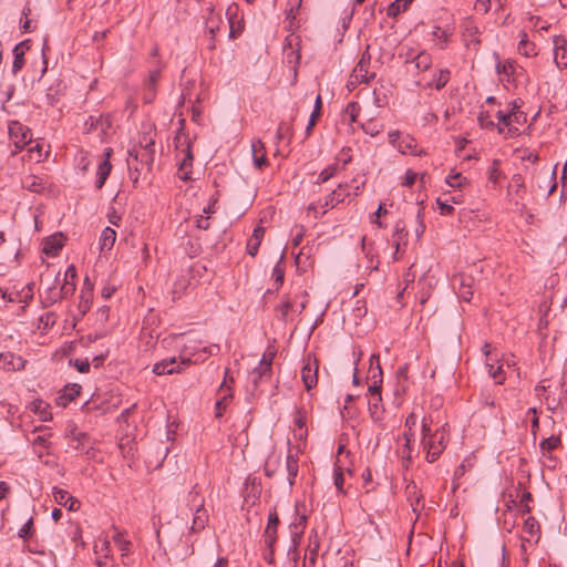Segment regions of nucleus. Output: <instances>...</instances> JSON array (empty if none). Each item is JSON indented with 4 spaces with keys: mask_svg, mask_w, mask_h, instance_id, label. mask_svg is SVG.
Segmentation results:
<instances>
[{
    "mask_svg": "<svg viewBox=\"0 0 567 567\" xmlns=\"http://www.w3.org/2000/svg\"><path fill=\"white\" fill-rule=\"evenodd\" d=\"M154 146V138L150 134L144 133L138 141V146H133L128 151L127 165L130 177L134 183L138 181L144 168L151 169L155 155Z\"/></svg>",
    "mask_w": 567,
    "mask_h": 567,
    "instance_id": "1",
    "label": "nucleus"
},
{
    "mask_svg": "<svg viewBox=\"0 0 567 567\" xmlns=\"http://www.w3.org/2000/svg\"><path fill=\"white\" fill-rule=\"evenodd\" d=\"M219 351L220 347L218 344L203 346L200 340L188 338L181 349L179 362L183 367L198 364L210 355L218 354Z\"/></svg>",
    "mask_w": 567,
    "mask_h": 567,
    "instance_id": "2",
    "label": "nucleus"
},
{
    "mask_svg": "<svg viewBox=\"0 0 567 567\" xmlns=\"http://www.w3.org/2000/svg\"><path fill=\"white\" fill-rule=\"evenodd\" d=\"M431 422L426 417L422 420V444L426 451L427 462L433 463L446 447V433L444 427L432 433Z\"/></svg>",
    "mask_w": 567,
    "mask_h": 567,
    "instance_id": "3",
    "label": "nucleus"
},
{
    "mask_svg": "<svg viewBox=\"0 0 567 567\" xmlns=\"http://www.w3.org/2000/svg\"><path fill=\"white\" fill-rule=\"evenodd\" d=\"M176 148H181V154L183 155V158L181 159L178 172H179V178L183 181H190L192 179V166L194 156L192 153V143L188 140L187 136H181L177 135L174 138Z\"/></svg>",
    "mask_w": 567,
    "mask_h": 567,
    "instance_id": "4",
    "label": "nucleus"
},
{
    "mask_svg": "<svg viewBox=\"0 0 567 567\" xmlns=\"http://www.w3.org/2000/svg\"><path fill=\"white\" fill-rule=\"evenodd\" d=\"M9 138L16 147L13 154L22 151L28 144L32 142L31 130L18 121H12L8 126Z\"/></svg>",
    "mask_w": 567,
    "mask_h": 567,
    "instance_id": "5",
    "label": "nucleus"
},
{
    "mask_svg": "<svg viewBox=\"0 0 567 567\" xmlns=\"http://www.w3.org/2000/svg\"><path fill=\"white\" fill-rule=\"evenodd\" d=\"M388 137L389 142L402 154L421 155L424 153L423 151H416L417 142L410 134H402L399 131H390L388 133Z\"/></svg>",
    "mask_w": 567,
    "mask_h": 567,
    "instance_id": "6",
    "label": "nucleus"
},
{
    "mask_svg": "<svg viewBox=\"0 0 567 567\" xmlns=\"http://www.w3.org/2000/svg\"><path fill=\"white\" fill-rule=\"evenodd\" d=\"M228 382H234L233 377L229 375V369L225 370L224 381L218 389V399L215 404V417L220 419L233 399V389L228 385Z\"/></svg>",
    "mask_w": 567,
    "mask_h": 567,
    "instance_id": "7",
    "label": "nucleus"
},
{
    "mask_svg": "<svg viewBox=\"0 0 567 567\" xmlns=\"http://www.w3.org/2000/svg\"><path fill=\"white\" fill-rule=\"evenodd\" d=\"M318 368L317 359L308 354L303 360L301 369V380L307 391L313 389L318 383Z\"/></svg>",
    "mask_w": 567,
    "mask_h": 567,
    "instance_id": "8",
    "label": "nucleus"
},
{
    "mask_svg": "<svg viewBox=\"0 0 567 567\" xmlns=\"http://www.w3.org/2000/svg\"><path fill=\"white\" fill-rule=\"evenodd\" d=\"M370 373L372 383L368 388V399L373 395H381L382 370L380 367V358L378 354H372L370 358Z\"/></svg>",
    "mask_w": 567,
    "mask_h": 567,
    "instance_id": "9",
    "label": "nucleus"
},
{
    "mask_svg": "<svg viewBox=\"0 0 567 567\" xmlns=\"http://www.w3.org/2000/svg\"><path fill=\"white\" fill-rule=\"evenodd\" d=\"M474 278L471 275L458 274L453 277L452 284L457 288L458 297L470 301L473 297Z\"/></svg>",
    "mask_w": 567,
    "mask_h": 567,
    "instance_id": "10",
    "label": "nucleus"
},
{
    "mask_svg": "<svg viewBox=\"0 0 567 567\" xmlns=\"http://www.w3.org/2000/svg\"><path fill=\"white\" fill-rule=\"evenodd\" d=\"M391 241L394 247V254L393 259H398V254L400 252L401 248H405L408 245V230L405 227V224L402 220H399L394 225V229L391 236Z\"/></svg>",
    "mask_w": 567,
    "mask_h": 567,
    "instance_id": "11",
    "label": "nucleus"
},
{
    "mask_svg": "<svg viewBox=\"0 0 567 567\" xmlns=\"http://www.w3.org/2000/svg\"><path fill=\"white\" fill-rule=\"evenodd\" d=\"M279 525V517L276 509L269 512L267 526L264 532V540L266 547H272L277 544V528Z\"/></svg>",
    "mask_w": 567,
    "mask_h": 567,
    "instance_id": "12",
    "label": "nucleus"
},
{
    "mask_svg": "<svg viewBox=\"0 0 567 567\" xmlns=\"http://www.w3.org/2000/svg\"><path fill=\"white\" fill-rule=\"evenodd\" d=\"M349 187L347 183L339 184L338 187L327 196L323 213H326L328 208H334L337 205L344 202L350 196Z\"/></svg>",
    "mask_w": 567,
    "mask_h": 567,
    "instance_id": "13",
    "label": "nucleus"
},
{
    "mask_svg": "<svg viewBox=\"0 0 567 567\" xmlns=\"http://www.w3.org/2000/svg\"><path fill=\"white\" fill-rule=\"evenodd\" d=\"M52 494L54 497V501L61 505L66 507L69 511L75 512L80 508V502L73 497L68 491L53 487Z\"/></svg>",
    "mask_w": 567,
    "mask_h": 567,
    "instance_id": "14",
    "label": "nucleus"
},
{
    "mask_svg": "<svg viewBox=\"0 0 567 567\" xmlns=\"http://www.w3.org/2000/svg\"><path fill=\"white\" fill-rule=\"evenodd\" d=\"M182 370L183 365L175 357L164 359L153 367V372L157 375L179 373Z\"/></svg>",
    "mask_w": 567,
    "mask_h": 567,
    "instance_id": "15",
    "label": "nucleus"
},
{
    "mask_svg": "<svg viewBox=\"0 0 567 567\" xmlns=\"http://www.w3.org/2000/svg\"><path fill=\"white\" fill-rule=\"evenodd\" d=\"M25 360L12 352H0V368L6 371H19L24 369Z\"/></svg>",
    "mask_w": 567,
    "mask_h": 567,
    "instance_id": "16",
    "label": "nucleus"
},
{
    "mask_svg": "<svg viewBox=\"0 0 567 567\" xmlns=\"http://www.w3.org/2000/svg\"><path fill=\"white\" fill-rule=\"evenodd\" d=\"M159 70H154L150 73L143 90V101L146 104L152 103L156 97L157 82L159 80Z\"/></svg>",
    "mask_w": 567,
    "mask_h": 567,
    "instance_id": "17",
    "label": "nucleus"
},
{
    "mask_svg": "<svg viewBox=\"0 0 567 567\" xmlns=\"http://www.w3.org/2000/svg\"><path fill=\"white\" fill-rule=\"evenodd\" d=\"M111 153H112L111 148L106 150V152L104 154L105 155L104 159L101 161V163L99 164L97 172H96L97 177L95 181V187L97 189H101L104 186V184L112 171V164L110 162Z\"/></svg>",
    "mask_w": 567,
    "mask_h": 567,
    "instance_id": "18",
    "label": "nucleus"
},
{
    "mask_svg": "<svg viewBox=\"0 0 567 567\" xmlns=\"http://www.w3.org/2000/svg\"><path fill=\"white\" fill-rule=\"evenodd\" d=\"M307 524V516L301 513L300 505L296 504L295 518L289 525L291 537L302 538Z\"/></svg>",
    "mask_w": 567,
    "mask_h": 567,
    "instance_id": "19",
    "label": "nucleus"
},
{
    "mask_svg": "<svg viewBox=\"0 0 567 567\" xmlns=\"http://www.w3.org/2000/svg\"><path fill=\"white\" fill-rule=\"evenodd\" d=\"M252 161L256 168H262L268 165L265 144L260 140L251 142Z\"/></svg>",
    "mask_w": 567,
    "mask_h": 567,
    "instance_id": "20",
    "label": "nucleus"
},
{
    "mask_svg": "<svg viewBox=\"0 0 567 567\" xmlns=\"http://www.w3.org/2000/svg\"><path fill=\"white\" fill-rule=\"evenodd\" d=\"M271 372H272V368L270 367V363L258 364V367H256L250 372V375H249V379L254 385V389L255 390L258 389L259 384L264 380H270Z\"/></svg>",
    "mask_w": 567,
    "mask_h": 567,
    "instance_id": "21",
    "label": "nucleus"
},
{
    "mask_svg": "<svg viewBox=\"0 0 567 567\" xmlns=\"http://www.w3.org/2000/svg\"><path fill=\"white\" fill-rule=\"evenodd\" d=\"M320 547V543L318 540L317 535L315 537L309 538L308 550L305 554L301 567H315L318 560V550Z\"/></svg>",
    "mask_w": 567,
    "mask_h": 567,
    "instance_id": "22",
    "label": "nucleus"
},
{
    "mask_svg": "<svg viewBox=\"0 0 567 567\" xmlns=\"http://www.w3.org/2000/svg\"><path fill=\"white\" fill-rule=\"evenodd\" d=\"M478 34L480 30L472 20H466L463 23V37L467 47L471 44H474L475 47L480 45L481 40L478 39Z\"/></svg>",
    "mask_w": 567,
    "mask_h": 567,
    "instance_id": "23",
    "label": "nucleus"
},
{
    "mask_svg": "<svg viewBox=\"0 0 567 567\" xmlns=\"http://www.w3.org/2000/svg\"><path fill=\"white\" fill-rule=\"evenodd\" d=\"M29 40L22 41L14 45L13 53V63H12V73L17 74L24 65V53L25 50L29 49Z\"/></svg>",
    "mask_w": 567,
    "mask_h": 567,
    "instance_id": "24",
    "label": "nucleus"
},
{
    "mask_svg": "<svg viewBox=\"0 0 567 567\" xmlns=\"http://www.w3.org/2000/svg\"><path fill=\"white\" fill-rule=\"evenodd\" d=\"M265 235V228L261 226L255 227L251 237L247 241V254L255 257L258 252L262 237Z\"/></svg>",
    "mask_w": 567,
    "mask_h": 567,
    "instance_id": "25",
    "label": "nucleus"
},
{
    "mask_svg": "<svg viewBox=\"0 0 567 567\" xmlns=\"http://www.w3.org/2000/svg\"><path fill=\"white\" fill-rule=\"evenodd\" d=\"M381 402V395H373L368 399L369 413L373 422H380L383 419L384 410Z\"/></svg>",
    "mask_w": 567,
    "mask_h": 567,
    "instance_id": "26",
    "label": "nucleus"
},
{
    "mask_svg": "<svg viewBox=\"0 0 567 567\" xmlns=\"http://www.w3.org/2000/svg\"><path fill=\"white\" fill-rule=\"evenodd\" d=\"M561 445V439L560 435H550L546 439H543L539 443V450L543 454V456H546L548 458L551 457L550 453L551 451L556 450Z\"/></svg>",
    "mask_w": 567,
    "mask_h": 567,
    "instance_id": "27",
    "label": "nucleus"
},
{
    "mask_svg": "<svg viewBox=\"0 0 567 567\" xmlns=\"http://www.w3.org/2000/svg\"><path fill=\"white\" fill-rule=\"evenodd\" d=\"M187 506L190 511L204 508L205 498L198 489V485L195 484L187 495Z\"/></svg>",
    "mask_w": 567,
    "mask_h": 567,
    "instance_id": "28",
    "label": "nucleus"
},
{
    "mask_svg": "<svg viewBox=\"0 0 567 567\" xmlns=\"http://www.w3.org/2000/svg\"><path fill=\"white\" fill-rule=\"evenodd\" d=\"M193 512H194V517H193V524L190 526V530L193 533H198V532L203 530L208 523V518H209L208 512L206 511L205 507L200 508V509H195Z\"/></svg>",
    "mask_w": 567,
    "mask_h": 567,
    "instance_id": "29",
    "label": "nucleus"
},
{
    "mask_svg": "<svg viewBox=\"0 0 567 567\" xmlns=\"http://www.w3.org/2000/svg\"><path fill=\"white\" fill-rule=\"evenodd\" d=\"M63 89L64 86L61 81H56L54 84L50 85L45 93L47 103L51 106L55 105L63 94Z\"/></svg>",
    "mask_w": 567,
    "mask_h": 567,
    "instance_id": "30",
    "label": "nucleus"
},
{
    "mask_svg": "<svg viewBox=\"0 0 567 567\" xmlns=\"http://www.w3.org/2000/svg\"><path fill=\"white\" fill-rule=\"evenodd\" d=\"M116 240V231L111 227H105L100 236V249L110 250Z\"/></svg>",
    "mask_w": 567,
    "mask_h": 567,
    "instance_id": "31",
    "label": "nucleus"
},
{
    "mask_svg": "<svg viewBox=\"0 0 567 567\" xmlns=\"http://www.w3.org/2000/svg\"><path fill=\"white\" fill-rule=\"evenodd\" d=\"M286 467L288 472V483L290 486L295 484V480L298 474V457L297 455H293L290 451L288 452L287 458H286Z\"/></svg>",
    "mask_w": 567,
    "mask_h": 567,
    "instance_id": "32",
    "label": "nucleus"
},
{
    "mask_svg": "<svg viewBox=\"0 0 567 567\" xmlns=\"http://www.w3.org/2000/svg\"><path fill=\"white\" fill-rule=\"evenodd\" d=\"M63 248V240L61 237L52 236L49 237L43 246V252L47 255L54 256Z\"/></svg>",
    "mask_w": 567,
    "mask_h": 567,
    "instance_id": "33",
    "label": "nucleus"
},
{
    "mask_svg": "<svg viewBox=\"0 0 567 567\" xmlns=\"http://www.w3.org/2000/svg\"><path fill=\"white\" fill-rule=\"evenodd\" d=\"M412 62L419 71H426L432 65V56L430 53L422 51L412 59Z\"/></svg>",
    "mask_w": 567,
    "mask_h": 567,
    "instance_id": "34",
    "label": "nucleus"
},
{
    "mask_svg": "<svg viewBox=\"0 0 567 567\" xmlns=\"http://www.w3.org/2000/svg\"><path fill=\"white\" fill-rule=\"evenodd\" d=\"M449 80L450 71L447 69H442L434 74L433 81L427 83V86H434L436 90H442L447 84Z\"/></svg>",
    "mask_w": 567,
    "mask_h": 567,
    "instance_id": "35",
    "label": "nucleus"
},
{
    "mask_svg": "<svg viewBox=\"0 0 567 567\" xmlns=\"http://www.w3.org/2000/svg\"><path fill=\"white\" fill-rule=\"evenodd\" d=\"M413 0H394L388 7V16L394 18L399 16L401 12H404Z\"/></svg>",
    "mask_w": 567,
    "mask_h": 567,
    "instance_id": "36",
    "label": "nucleus"
},
{
    "mask_svg": "<svg viewBox=\"0 0 567 567\" xmlns=\"http://www.w3.org/2000/svg\"><path fill=\"white\" fill-rule=\"evenodd\" d=\"M301 538L291 537L290 546L287 550V558L290 563L293 564V567L298 566L299 561V551L298 546L300 544Z\"/></svg>",
    "mask_w": 567,
    "mask_h": 567,
    "instance_id": "37",
    "label": "nucleus"
},
{
    "mask_svg": "<svg viewBox=\"0 0 567 567\" xmlns=\"http://www.w3.org/2000/svg\"><path fill=\"white\" fill-rule=\"evenodd\" d=\"M23 186L33 193H40L44 189V185L41 178L30 175L23 181Z\"/></svg>",
    "mask_w": 567,
    "mask_h": 567,
    "instance_id": "38",
    "label": "nucleus"
},
{
    "mask_svg": "<svg viewBox=\"0 0 567 567\" xmlns=\"http://www.w3.org/2000/svg\"><path fill=\"white\" fill-rule=\"evenodd\" d=\"M34 452L39 457H42L44 450L49 447V439L47 435H37L31 440Z\"/></svg>",
    "mask_w": 567,
    "mask_h": 567,
    "instance_id": "39",
    "label": "nucleus"
},
{
    "mask_svg": "<svg viewBox=\"0 0 567 567\" xmlns=\"http://www.w3.org/2000/svg\"><path fill=\"white\" fill-rule=\"evenodd\" d=\"M61 299H63V297L60 292V289H56V287H51L48 289L45 296L43 297L42 303L44 307H50Z\"/></svg>",
    "mask_w": 567,
    "mask_h": 567,
    "instance_id": "40",
    "label": "nucleus"
},
{
    "mask_svg": "<svg viewBox=\"0 0 567 567\" xmlns=\"http://www.w3.org/2000/svg\"><path fill=\"white\" fill-rule=\"evenodd\" d=\"M282 259L284 256L280 257V260L275 265L272 269V278L276 284V290H278L282 286L285 279V268L282 266Z\"/></svg>",
    "mask_w": 567,
    "mask_h": 567,
    "instance_id": "41",
    "label": "nucleus"
},
{
    "mask_svg": "<svg viewBox=\"0 0 567 567\" xmlns=\"http://www.w3.org/2000/svg\"><path fill=\"white\" fill-rule=\"evenodd\" d=\"M113 542L118 548V550L122 551L123 556L130 553L132 544L130 540L124 538L122 533L116 532L115 535L113 536Z\"/></svg>",
    "mask_w": 567,
    "mask_h": 567,
    "instance_id": "42",
    "label": "nucleus"
},
{
    "mask_svg": "<svg viewBox=\"0 0 567 567\" xmlns=\"http://www.w3.org/2000/svg\"><path fill=\"white\" fill-rule=\"evenodd\" d=\"M333 483L339 493L346 494L343 467L339 464H334Z\"/></svg>",
    "mask_w": 567,
    "mask_h": 567,
    "instance_id": "43",
    "label": "nucleus"
},
{
    "mask_svg": "<svg viewBox=\"0 0 567 567\" xmlns=\"http://www.w3.org/2000/svg\"><path fill=\"white\" fill-rule=\"evenodd\" d=\"M338 168H339L338 163L331 164V165L327 166L326 168H323L318 176L317 183L322 184V183L328 182L330 178H332L336 175Z\"/></svg>",
    "mask_w": 567,
    "mask_h": 567,
    "instance_id": "44",
    "label": "nucleus"
},
{
    "mask_svg": "<svg viewBox=\"0 0 567 567\" xmlns=\"http://www.w3.org/2000/svg\"><path fill=\"white\" fill-rule=\"evenodd\" d=\"M488 374L491 378H493L496 382V384H503L505 381V375L502 365L495 367L492 363L486 364Z\"/></svg>",
    "mask_w": 567,
    "mask_h": 567,
    "instance_id": "45",
    "label": "nucleus"
},
{
    "mask_svg": "<svg viewBox=\"0 0 567 567\" xmlns=\"http://www.w3.org/2000/svg\"><path fill=\"white\" fill-rule=\"evenodd\" d=\"M361 128L363 130V132L370 136H377L381 130H382V125L374 122L373 120H368L367 122L362 123L361 124Z\"/></svg>",
    "mask_w": 567,
    "mask_h": 567,
    "instance_id": "46",
    "label": "nucleus"
},
{
    "mask_svg": "<svg viewBox=\"0 0 567 567\" xmlns=\"http://www.w3.org/2000/svg\"><path fill=\"white\" fill-rule=\"evenodd\" d=\"M55 322H56L55 312L49 311L39 318V328L50 329L55 324Z\"/></svg>",
    "mask_w": 567,
    "mask_h": 567,
    "instance_id": "47",
    "label": "nucleus"
},
{
    "mask_svg": "<svg viewBox=\"0 0 567 567\" xmlns=\"http://www.w3.org/2000/svg\"><path fill=\"white\" fill-rule=\"evenodd\" d=\"M292 309V303L289 299L284 300L280 305L276 307L277 317L281 321H287L288 313Z\"/></svg>",
    "mask_w": 567,
    "mask_h": 567,
    "instance_id": "48",
    "label": "nucleus"
},
{
    "mask_svg": "<svg viewBox=\"0 0 567 567\" xmlns=\"http://www.w3.org/2000/svg\"><path fill=\"white\" fill-rule=\"evenodd\" d=\"M523 528L528 535L534 536L539 532L540 526L535 517L528 516L524 522Z\"/></svg>",
    "mask_w": 567,
    "mask_h": 567,
    "instance_id": "49",
    "label": "nucleus"
},
{
    "mask_svg": "<svg viewBox=\"0 0 567 567\" xmlns=\"http://www.w3.org/2000/svg\"><path fill=\"white\" fill-rule=\"evenodd\" d=\"M520 105L517 103V101H513L511 103V111L508 112L511 115V122L522 123V121H525V114L519 110Z\"/></svg>",
    "mask_w": 567,
    "mask_h": 567,
    "instance_id": "50",
    "label": "nucleus"
},
{
    "mask_svg": "<svg viewBox=\"0 0 567 567\" xmlns=\"http://www.w3.org/2000/svg\"><path fill=\"white\" fill-rule=\"evenodd\" d=\"M528 414L533 415L532 420H530V434L533 436V440L536 441L537 432L539 430V417L537 415V409L536 408L528 409L527 415Z\"/></svg>",
    "mask_w": 567,
    "mask_h": 567,
    "instance_id": "51",
    "label": "nucleus"
},
{
    "mask_svg": "<svg viewBox=\"0 0 567 567\" xmlns=\"http://www.w3.org/2000/svg\"><path fill=\"white\" fill-rule=\"evenodd\" d=\"M465 183H467V179L461 173L450 174L446 177V184L454 188H461Z\"/></svg>",
    "mask_w": 567,
    "mask_h": 567,
    "instance_id": "52",
    "label": "nucleus"
},
{
    "mask_svg": "<svg viewBox=\"0 0 567 567\" xmlns=\"http://www.w3.org/2000/svg\"><path fill=\"white\" fill-rule=\"evenodd\" d=\"M81 385L78 383L68 384L64 388L63 395L60 399L66 398L69 401L74 400L80 394Z\"/></svg>",
    "mask_w": 567,
    "mask_h": 567,
    "instance_id": "53",
    "label": "nucleus"
},
{
    "mask_svg": "<svg viewBox=\"0 0 567 567\" xmlns=\"http://www.w3.org/2000/svg\"><path fill=\"white\" fill-rule=\"evenodd\" d=\"M91 298L92 293H86V291L82 289L79 302V310L81 311L82 315H85L89 311L91 307Z\"/></svg>",
    "mask_w": 567,
    "mask_h": 567,
    "instance_id": "54",
    "label": "nucleus"
},
{
    "mask_svg": "<svg viewBox=\"0 0 567 567\" xmlns=\"http://www.w3.org/2000/svg\"><path fill=\"white\" fill-rule=\"evenodd\" d=\"M555 62L558 68H567V50L564 47L556 48Z\"/></svg>",
    "mask_w": 567,
    "mask_h": 567,
    "instance_id": "55",
    "label": "nucleus"
},
{
    "mask_svg": "<svg viewBox=\"0 0 567 567\" xmlns=\"http://www.w3.org/2000/svg\"><path fill=\"white\" fill-rule=\"evenodd\" d=\"M70 364L73 365L80 373H87L91 367L87 359L79 358L70 360Z\"/></svg>",
    "mask_w": 567,
    "mask_h": 567,
    "instance_id": "56",
    "label": "nucleus"
},
{
    "mask_svg": "<svg viewBox=\"0 0 567 567\" xmlns=\"http://www.w3.org/2000/svg\"><path fill=\"white\" fill-rule=\"evenodd\" d=\"M237 11H238V6L237 4L229 6L227 8V11H226V14L228 16L229 23H230V31H229V37L230 38H236L237 37V31L234 28V21H233V18L236 17V14H237Z\"/></svg>",
    "mask_w": 567,
    "mask_h": 567,
    "instance_id": "57",
    "label": "nucleus"
},
{
    "mask_svg": "<svg viewBox=\"0 0 567 567\" xmlns=\"http://www.w3.org/2000/svg\"><path fill=\"white\" fill-rule=\"evenodd\" d=\"M499 161L494 159L492 166L488 168V179L493 182L494 184L498 182L501 178L502 172L498 168Z\"/></svg>",
    "mask_w": 567,
    "mask_h": 567,
    "instance_id": "58",
    "label": "nucleus"
},
{
    "mask_svg": "<svg viewBox=\"0 0 567 567\" xmlns=\"http://www.w3.org/2000/svg\"><path fill=\"white\" fill-rule=\"evenodd\" d=\"M33 532V518L30 517L25 524L19 529L18 536L20 538L27 539L32 535Z\"/></svg>",
    "mask_w": 567,
    "mask_h": 567,
    "instance_id": "59",
    "label": "nucleus"
},
{
    "mask_svg": "<svg viewBox=\"0 0 567 567\" xmlns=\"http://www.w3.org/2000/svg\"><path fill=\"white\" fill-rule=\"evenodd\" d=\"M188 286V280L184 277H181L176 280L175 282V287H174V290H173V299H176V298H179L181 297V292L183 290H185Z\"/></svg>",
    "mask_w": 567,
    "mask_h": 567,
    "instance_id": "60",
    "label": "nucleus"
},
{
    "mask_svg": "<svg viewBox=\"0 0 567 567\" xmlns=\"http://www.w3.org/2000/svg\"><path fill=\"white\" fill-rule=\"evenodd\" d=\"M352 71L354 73H357L360 78H362V76L365 78V80L368 82L373 80L374 76H375L374 72H371V73L369 72V68H365V66H362V65H359V64H357Z\"/></svg>",
    "mask_w": 567,
    "mask_h": 567,
    "instance_id": "61",
    "label": "nucleus"
},
{
    "mask_svg": "<svg viewBox=\"0 0 567 567\" xmlns=\"http://www.w3.org/2000/svg\"><path fill=\"white\" fill-rule=\"evenodd\" d=\"M75 291V282L70 280H64L63 285L60 288V292L63 298H68L72 296Z\"/></svg>",
    "mask_w": 567,
    "mask_h": 567,
    "instance_id": "62",
    "label": "nucleus"
},
{
    "mask_svg": "<svg viewBox=\"0 0 567 567\" xmlns=\"http://www.w3.org/2000/svg\"><path fill=\"white\" fill-rule=\"evenodd\" d=\"M496 72L499 74L511 75L514 72V65L509 61H506L504 63L498 61L496 64Z\"/></svg>",
    "mask_w": 567,
    "mask_h": 567,
    "instance_id": "63",
    "label": "nucleus"
},
{
    "mask_svg": "<svg viewBox=\"0 0 567 567\" xmlns=\"http://www.w3.org/2000/svg\"><path fill=\"white\" fill-rule=\"evenodd\" d=\"M477 121L480 125L484 128H493L494 122L492 121L489 114L487 112H480Z\"/></svg>",
    "mask_w": 567,
    "mask_h": 567,
    "instance_id": "64",
    "label": "nucleus"
}]
</instances>
